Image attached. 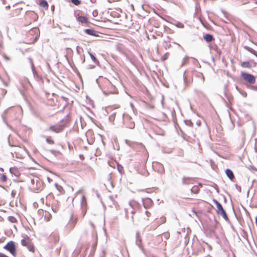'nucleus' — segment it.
Masks as SVG:
<instances>
[{
    "label": "nucleus",
    "instance_id": "f257e3e1",
    "mask_svg": "<svg viewBox=\"0 0 257 257\" xmlns=\"http://www.w3.org/2000/svg\"><path fill=\"white\" fill-rule=\"evenodd\" d=\"M31 188L35 192L41 191L43 188V183L40 178L34 177L31 179Z\"/></svg>",
    "mask_w": 257,
    "mask_h": 257
},
{
    "label": "nucleus",
    "instance_id": "f03ea898",
    "mask_svg": "<svg viewBox=\"0 0 257 257\" xmlns=\"http://www.w3.org/2000/svg\"><path fill=\"white\" fill-rule=\"evenodd\" d=\"M51 197V195H49L47 197V201L50 199ZM51 204V209L53 210L54 212H57L60 207V202L56 199H55L54 198H53L52 202H51L49 201V202L47 201L46 203V204L47 205H50Z\"/></svg>",
    "mask_w": 257,
    "mask_h": 257
},
{
    "label": "nucleus",
    "instance_id": "7ed1b4c3",
    "mask_svg": "<svg viewBox=\"0 0 257 257\" xmlns=\"http://www.w3.org/2000/svg\"><path fill=\"white\" fill-rule=\"evenodd\" d=\"M129 205L130 208H127L125 209V216L126 217H128L130 211L131 214H135V213H136L135 208L137 207L138 204L135 201L132 200L130 201Z\"/></svg>",
    "mask_w": 257,
    "mask_h": 257
},
{
    "label": "nucleus",
    "instance_id": "20e7f679",
    "mask_svg": "<svg viewBox=\"0 0 257 257\" xmlns=\"http://www.w3.org/2000/svg\"><path fill=\"white\" fill-rule=\"evenodd\" d=\"M77 222V217L74 216V213L71 212L70 220L66 225V228L69 230L74 228Z\"/></svg>",
    "mask_w": 257,
    "mask_h": 257
},
{
    "label": "nucleus",
    "instance_id": "39448f33",
    "mask_svg": "<svg viewBox=\"0 0 257 257\" xmlns=\"http://www.w3.org/2000/svg\"><path fill=\"white\" fill-rule=\"evenodd\" d=\"M4 248L8 250L12 255L16 256V247L13 241H10L4 246Z\"/></svg>",
    "mask_w": 257,
    "mask_h": 257
},
{
    "label": "nucleus",
    "instance_id": "423d86ee",
    "mask_svg": "<svg viewBox=\"0 0 257 257\" xmlns=\"http://www.w3.org/2000/svg\"><path fill=\"white\" fill-rule=\"evenodd\" d=\"M125 143L133 149H139L141 150H145V147L142 143L132 142L128 140H125Z\"/></svg>",
    "mask_w": 257,
    "mask_h": 257
},
{
    "label": "nucleus",
    "instance_id": "0eeeda50",
    "mask_svg": "<svg viewBox=\"0 0 257 257\" xmlns=\"http://www.w3.org/2000/svg\"><path fill=\"white\" fill-rule=\"evenodd\" d=\"M241 77L243 78L244 80H246L247 82L249 83L250 84H254L255 82V78L254 77L247 73L243 72L241 74Z\"/></svg>",
    "mask_w": 257,
    "mask_h": 257
},
{
    "label": "nucleus",
    "instance_id": "6e6552de",
    "mask_svg": "<svg viewBox=\"0 0 257 257\" xmlns=\"http://www.w3.org/2000/svg\"><path fill=\"white\" fill-rule=\"evenodd\" d=\"M63 126L61 125H52L49 128V131H53L56 133L61 132L63 130Z\"/></svg>",
    "mask_w": 257,
    "mask_h": 257
},
{
    "label": "nucleus",
    "instance_id": "1a4fd4ad",
    "mask_svg": "<svg viewBox=\"0 0 257 257\" xmlns=\"http://www.w3.org/2000/svg\"><path fill=\"white\" fill-rule=\"evenodd\" d=\"M142 202L144 207L146 208L151 206L153 204L152 200L151 199L148 198L145 199H143Z\"/></svg>",
    "mask_w": 257,
    "mask_h": 257
},
{
    "label": "nucleus",
    "instance_id": "9d476101",
    "mask_svg": "<svg viewBox=\"0 0 257 257\" xmlns=\"http://www.w3.org/2000/svg\"><path fill=\"white\" fill-rule=\"evenodd\" d=\"M125 120H128L130 121L127 124H126L127 127L129 128H133L135 127V122L133 121H131V117L128 115H126L124 117Z\"/></svg>",
    "mask_w": 257,
    "mask_h": 257
},
{
    "label": "nucleus",
    "instance_id": "9b49d317",
    "mask_svg": "<svg viewBox=\"0 0 257 257\" xmlns=\"http://www.w3.org/2000/svg\"><path fill=\"white\" fill-rule=\"evenodd\" d=\"M136 244L141 249H143V247L142 245V239L138 232H137L136 233Z\"/></svg>",
    "mask_w": 257,
    "mask_h": 257
},
{
    "label": "nucleus",
    "instance_id": "f8f14e48",
    "mask_svg": "<svg viewBox=\"0 0 257 257\" xmlns=\"http://www.w3.org/2000/svg\"><path fill=\"white\" fill-rule=\"evenodd\" d=\"M193 181V178L189 177H184L182 178V183L183 185H188L192 183Z\"/></svg>",
    "mask_w": 257,
    "mask_h": 257
},
{
    "label": "nucleus",
    "instance_id": "ddd939ff",
    "mask_svg": "<svg viewBox=\"0 0 257 257\" xmlns=\"http://www.w3.org/2000/svg\"><path fill=\"white\" fill-rule=\"evenodd\" d=\"M225 174L227 176V177L230 180H232L234 178V174L232 172V171L229 169H226L225 170Z\"/></svg>",
    "mask_w": 257,
    "mask_h": 257
},
{
    "label": "nucleus",
    "instance_id": "4468645a",
    "mask_svg": "<svg viewBox=\"0 0 257 257\" xmlns=\"http://www.w3.org/2000/svg\"><path fill=\"white\" fill-rule=\"evenodd\" d=\"M203 38L207 42H210L214 40L213 35L209 34H205L203 36Z\"/></svg>",
    "mask_w": 257,
    "mask_h": 257
},
{
    "label": "nucleus",
    "instance_id": "2eb2a0df",
    "mask_svg": "<svg viewBox=\"0 0 257 257\" xmlns=\"http://www.w3.org/2000/svg\"><path fill=\"white\" fill-rule=\"evenodd\" d=\"M84 32L88 35H91V36H97L98 35H96V32L91 29H86L84 30Z\"/></svg>",
    "mask_w": 257,
    "mask_h": 257
},
{
    "label": "nucleus",
    "instance_id": "dca6fc26",
    "mask_svg": "<svg viewBox=\"0 0 257 257\" xmlns=\"http://www.w3.org/2000/svg\"><path fill=\"white\" fill-rule=\"evenodd\" d=\"M89 55L92 59V61L96 65H99V62L98 60L96 59V58L94 56L93 54L88 52Z\"/></svg>",
    "mask_w": 257,
    "mask_h": 257
},
{
    "label": "nucleus",
    "instance_id": "f3484780",
    "mask_svg": "<svg viewBox=\"0 0 257 257\" xmlns=\"http://www.w3.org/2000/svg\"><path fill=\"white\" fill-rule=\"evenodd\" d=\"M39 5L41 7L44 8L45 10H47L48 9V4L47 1L46 0H43L42 1Z\"/></svg>",
    "mask_w": 257,
    "mask_h": 257
},
{
    "label": "nucleus",
    "instance_id": "a211bd4d",
    "mask_svg": "<svg viewBox=\"0 0 257 257\" xmlns=\"http://www.w3.org/2000/svg\"><path fill=\"white\" fill-rule=\"evenodd\" d=\"M220 214V215L222 216V217L225 220H228V217L227 216V215L226 213V212L225 211V210H224V209L222 210H221L220 211H219V213Z\"/></svg>",
    "mask_w": 257,
    "mask_h": 257
},
{
    "label": "nucleus",
    "instance_id": "6ab92c4d",
    "mask_svg": "<svg viewBox=\"0 0 257 257\" xmlns=\"http://www.w3.org/2000/svg\"><path fill=\"white\" fill-rule=\"evenodd\" d=\"M78 21L82 23H87L88 20L85 17L80 16L78 18Z\"/></svg>",
    "mask_w": 257,
    "mask_h": 257
},
{
    "label": "nucleus",
    "instance_id": "aec40b11",
    "mask_svg": "<svg viewBox=\"0 0 257 257\" xmlns=\"http://www.w3.org/2000/svg\"><path fill=\"white\" fill-rule=\"evenodd\" d=\"M28 60H29V62H30V63L31 64V69H32V72H33V74L34 75L35 73L36 72V71H35V66H34V64L33 63V59L31 58H29Z\"/></svg>",
    "mask_w": 257,
    "mask_h": 257
},
{
    "label": "nucleus",
    "instance_id": "412c9836",
    "mask_svg": "<svg viewBox=\"0 0 257 257\" xmlns=\"http://www.w3.org/2000/svg\"><path fill=\"white\" fill-rule=\"evenodd\" d=\"M27 248L30 251L34 252V247L31 242L27 245Z\"/></svg>",
    "mask_w": 257,
    "mask_h": 257
},
{
    "label": "nucleus",
    "instance_id": "4be33fe9",
    "mask_svg": "<svg viewBox=\"0 0 257 257\" xmlns=\"http://www.w3.org/2000/svg\"><path fill=\"white\" fill-rule=\"evenodd\" d=\"M241 65L242 67H244V68H250V64L248 61L243 62L241 63Z\"/></svg>",
    "mask_w": 257,
    "mask_h": 257
},
{
    "label": "nucleus",
    "instance_id": "5701e85b",
    "mask_svg": "<svg viewBox=\"0 0 257 257\" xmlns=\"http://www.w3.org/2000/svg\"><path fill=\"white\" fill-rule=\"evenodd\" d=\"M30 240L28 239V240L23 239L21 240V244L23 246H27V245L29 243Z\"/></svg>",
    "mask_w": 257,
    "mask_h": 257
},
{
    "label": "nucleus",
    "instance_id": "b1692460",
    "mask_svg": "<svg viewBox=\"0 0 257 257\" xmlns=\"http://www.w3.org/2000/svg\"><path fill=\"white\" fill-rule=\"evenodd\" d=\"M116 112H113L109 116V118H108V119L110 121V122H113L115 119V115H116Z\"/></svg>",
    "mask_w": 257,
    "mask_h": 257
},
{
    "label": "nucleus",
    "instance_id": "393cba45",
    "mask_svg": "<svg viewBox=\"0 0 257 257\" xmlns=\"http://www.w3.org/2000/svg\"><path fill=\"white\" fill-rule=\"evenodd\" d=\"M9 109V108H8V109H6L5 111H4V113L2 114L3 119L4 121V122L6 124H7V125H8V124L7 122L6 121L5 114L8 112V111Z\"/></svg>",
    "mask_w": 257,
    "mask_h": 257
},
{
    "label": "nucleus",
    "instance_id": "a878e982",
    "mask_svg": "<svg viewBox=\"0 0 257 257\" xmlns=\"http://www.w3.org/2000/svg\"><path fill=\"white\" fill-rule=\"evenodd\" d=\"M8 220L9 221L12 223H15L17 222V219L14 216H9L8 217Z\"/></svg>",
    "mask_w": 257,
    "mask_h": 257
},
{
    "label": "nucleus",
    "instance_id": "bb28decb",
    "mask_svg": "<svg viewBox=\"0 0 257 257\" xmlns=\"http://www.w3.org/2000/svg\"><path fill=\"white\" fill-rule=\"evenodd\" d=\"M1 180L2 182H5L7 180L6 175L3 174L1 177Z\"/></svg>",
    "mask_w": 257,
    "mask_h": 257
},
{
    "label": "nucleus",
    "instance_id": "cd10ccee",
    "mask_svg": "<svg viewBox=\"0 0 257 257\" xmlns=\"http://www.w3.org/2000/svg\"><path fill=\"white\" fill-rule=\"evenodd\" d=\"M71 1L74 5L76 6H78L81 3L80 0H71Z\"/></svg>",
    "mask_w": 257,
    "mask_h": 257
},
{
    "label": "nucleus",
    "instance_id": "c85d7f7f",
    "mask_svg": "<svg viewBox=\"0 0 257 257\" xmlns=\"http://www.w3.org/2000/svg\"><path fill=\"white\" fill-rule=\"evenodd\" d=\"M50 152L54 156H57L59 154V152L56 150H50Z\"/></svg>",
    "mask_w": 257,
    "mask_h": 257
},
{
    "label": "nucleus",
    "instance_id": "c756f323",
    "mask_svg": "<svg viewBox=\"0 0 257 257\" xmlns=\"http://www.w3.org/2000/svg\"><path fill=\"white\" fill-rule=\"evenodd\" d=\"M217 208V213H219V211L223 209V208L221 204H219V205H217V206H216Z\"/></svg>",
    "mask_w": 257,
    "mask_h": 257
},
{
    "label": "nucleus",
    "instance_id": "7c9ffc66",
    "mask_svg": "<svg viewBox=\"0 0 257 257\" xmlns=\"http://www.w3.org/2000/svg\"><path fill=\"white\" fill-rule=\"evenodd\" d=\"M117 168L118 171L120 173H122V172H123V167H122V166L121 165H119V164L117 165Z\"/></svg>",
    "mask_w": 257,
    "mask_h": 257
},
{
    "label": "nucleus",
    "instance_id": "2f4dec72",
    "mask_svg": "<svg viewBox=\"0 0 257 257\" xmlns=\"http://www.w3.org/2000/svg\"><path fill=\"white\" fill-rule=\"evenodd\" d=\"M191 190L192 192H193L194 193H197V192L198 191V189L197 187H196V186L193 187L191 188Z\"/></svg>",
    "mask_w": 257,
    "mask_h": 257
},
{
    "label": "nucleus",
    "instance_id": "473e14b6",
    "mask_svg": "<svg viewBox=\"0 0 257 257\" xmlns=\"http://www.w3.org/2000/svg\"><path fill=\"white\" fill-rule=\"evenodd\" d=\"M10 172L12 173V174H14L16 176V174L15 173V172H17V169L15 168H10Z\"/></svg>",
    "mask_w": 257,
    "mask_h": 257
},
{
    "label": "nucleus",
    "instance_id": "72a5a7b5",
    "mask_svg": "<svg viewBox=\"0 0 257 257\" xmlns=\"http://www.w3.org/2000/svg\"><path fill=\"white\" fill-rule=\"evenodd\" d=\"M160 224H163L166 222V218L164 216H162L160 219Z\"/></svg>",
    "mask_w": 257,
    "mask_h": 257
},
{
    "label": "nucleus",
    "instance_id": "f704fd0d",
    "mask_svg": "<svg viewBox=\"0 0 257 257\" xmlns=\"http://www.w3.org/2000/svg\"><path fill=\"white\" fill-rule=\"evenodd\" d=\"M244 48L245 49L247 50L248 51H249L251 53H253V52H255V51L253 49H252V48L248 47L247 46H245Z\"/></svg>",
    "mask_w": 257,
    "mask_h": 257
},
{
    "label": "nucleus",
    "instance_id": "c9c22d12",
    "mask_svg": "<svg viewBox=\"0 0 257 257\" xmlns=\"http://www.w3.org/2000/svg\"><path fill=\"white\" fill-rule=\"evenodd\" d=\"M185 122L188 126L193 125V123L190 120H185Z\"/></svg>",
    "mask_w": 257,
    "mask_h": 257
},
{
    "label": "nucleus",
    "instance_id": "e433bc0d",
    "mask_svg": "<svg viewBox=\"0 0 257 257\" xmlns=\"http://www.w3.org/2000/svg\"><path fill=\"white\" fill-rule=\"evenodd\" d=\"M46 142H47L48 144H54V141H53L52 140H51V139H49V138H47V139H46Z\"/></svg>",
    "mask_w": 257,
    "mask_h": 257
},
{
    "label": "nucleus",
    "instance_id": "4c0bfd02",
    "mask_svg": "<svg viewBox=\"0 0 257 257\" xmlns=\"http://www.w3.org/2000/svg\"><path fill=\"white\" fill-rule=\"evenodd\" d=\"M254 150H255V152L256 153H257V139H255Z\"/></svg>",
    "mask_w": 257,
    "mask_h": 257
},
{
    "label": "nucleus",
    "instance_id": "58836bf2",
    "mask_svg": "<svg viewBox=\"0 0 257 257\" xmlns=\"http://www.w3.org/2000/svg\"><path fill=\"white\" fill-rule=\"evenodd\" d=\"M213 203L216 205V206H217V205L220 204L217 200L213 199Z\"/></svg>",
    "mask_w": 257,
    "mask_h": 257
},
{
    "label": "nucleus",
    "instance_id": "ea45409f",
    "mask_svg": "<svg viewBox=\"0 0 257 257\" xmlns=\"http://www.w3.org/2000/svg\"><path fill=\"white\" fill-rule=\"evenodd\" d=\"M235 188L239 191H241V187L239 186H238L237 184L235 185Z\"/></svg>",
    "mask_w": 257,
    "mask_h": 257
},
{
    "label": "nucleus",
    "instance_id": "a19ab883",
    "mask_svg": "<svg viewBox=\"0 0 257 257\" xmlns=\"http://www.w3.org/2000/svg\"><path fill=\"white\" fill-rule=\"evenodd\" d=\"M86 212V209H83L82 212V216L83 217Z\"/></svg>",
    "mask_w": 257,
    "mask_h": 257
},
{
    "label": "nucleus",
    "instance_id": "79ce46f5",
    "mask_svg": "<svg viewBox=\"0 0 257 257\" xmlns=\"http://www.w3.org/2000/svg\"><path fill=\"white\" fill-rule=\"evenodd\" d=\"M0 257H9V256H7L6 255H5L4 253L0 252Z\"/></svg>",
    "mask_w": 257,
    "mask_h": 257
},
{
    "label": "nucleus",
    "instance_id": "37998d69",
    "mask_svg": "<svg viewBox=\"0 0 257 257\" xmlns=\"http://www.w3.org/2000/svg\"><path fill=\"white\" fill-rule=\"evenodd\" d=\"M178 27H179V28H183L184 27V25L182 24H181V23H179L178 24Z\"/></svg>",
    "mask_w": 257,
    "mask_h": 257
},
{
    "label": "nucleus",
    "instance_id": "c03bdc74",
    "mask_svg": "<svg viewBox=\"0 0 257 257\" xmlns=\"http://www.w3.org/2000/svg\"><path fill=\"white\" fill-rule=\"evenodd\" d=\"M251 88L253 90L257 91V86H251Z\"/></svg>",
    "mask_w": 257,
    "mask_h": 257
},
{
    "label": "nucleus",
    "instance_id": "a18cd8bd",
    "mask_svg": "<svg viewBox=\"0 0 257 257\" xmlns=\"http://www.w3.org/2000/svg\"><path fill=\"white\" fill-rule=\"evenodd\" d=\"M131 219H132V221L133 223H134V215L132 214V216H131Z\"/></svg>",
    "mask_w": 257,
    "mask_h": 257
},
{
    "label": "nucleus",
    "instance_id": "49530a36",
    "mask_svg": "<svg viewBox=\"0 0 257 257\" xmlns=\"http://www.w3.org/2000/svg\"><path fill=\"white\" fill-rule=\"evenodd\" d=\"M145 213H146V214L147 215V216H149V215L151 214V213H150L149 211H146L145 212Z\"/></svg>",
    "mask_w": 257,
    "mask_h": 257
},
{
    "label": "nucleus",
    "instance_id": "de8ad7c7",
    "mask_svg": "<svg viewBox=\"0 0 257 257\" xmlns=\"http://www.w3.org/2000/svg\"><path fill=\"white\" fill-rule=\"evenodd\" d=\"M61 98L64 100H66V99H67V98L64 96H61Z\"/></svg>",
    "mask_w": 257,
    "mask_h": 257
},
{
    "label": "nucleus",
    "instance_id": "09e8293b",
    "mask_svg": "<svg viewBox=\"0 0 257 257\" xmlns=\"http://www.w3.org/2000/svg\"><path fill=\"white\" fill-rule=\"evenodd\" d=\"M186 58H187L185 57V58H184V61H183V62L182 63V65H184L185 63V60Z\"/></svg>",
    "mask_w": 257,
    "mask_h": 257
},
{
    "label": "nucleus",
    "instance_id": "8fccbe9b",
    "mask_svg": "<svg viewBox=\"0 0 257 257\" xmlns=\"http://www.w3.org/2000/svg\"><path fill=\"white\" fill-rule=\"evenodd\" d=\"M47 179L49 182H50V181H52V180L49 177H47Z\"/></svg>",
    "mask_w": 257,
    "mask_h": 257
},
{
    "label": "nucleus",
    "instance_id": "3c124183",
    "mask_svg": "<svg viewBox=\"0 0 257 257\" xmlns=\"http://www.w3.org/2000/svg\"><path fill=\"white\" fill-rule=\"evenodd\" d=\"M242 95H243L244 97H245V96H246V95H247V94H246V93L245 92H244V93H243L242 94Z\"/></svg>",
    "mask_w": 257,
    "mask_h": 257
},
{
    "label": "nucleus",
    "instance_id": "603ef678",
    "mask_svg": "<svg viewBox=\"0 0 257 257\" xmlns=\"http://www.w3.org/2000/svg\"><path fill=\"white\" fill-rule=\"evenodd\" d=\"M217 53L219 55H220L221 51H217Z\"/></svg>",
    "mask_w": 257,
    "mask_h": 257
},
{
    "label": "nucleus",
    "instance_id": "864d4df0",
    "mask_svg": "<svg viewBox=\"0 0 257 257\" xmlns=\"http://www.w3.org/2000/svg\"><path fill=\"white\" fill-rule=\"evenodd\" d=\"M165 172V170H164V169L163 168V170H162V172H161L162 173H164Z\"/></svg>",
    "mask_w": 257,
    "mask_h": 257
},
{
    "label": "nucleus",
    "instance_id": "5fc2aeb1",
    "mask_svg": "<svg viewBox=\"0 0 257 257\" xmlns=\"http://www.w3.org/2000/svg\"><path fill=\"white\" fill-rule=\"evenodd\" d=\"M255 223L257 225V216L255 218Z\"/></svg>",
    "mask_w": 257,
    "mask_h": 257
},
{
    "label": "nucleus",
    "instance_id": "6e6d98bb",
    "mask_svg": "<svg viewBox=\"0 0 257 257\" xmlns=\"http://www.w3.org/2000/svg\"><path fill=\"white\" fill-rule=\"evenodd\" d=\"M104 251L103 250V256H100V257H104Z\"/></svg>",
    "mask_w": 257,
    "mask_h": 257
},
{
    "label": "nucleus",
    "instance_id": "4d7b16f0",
    "mask_svg": "<svg viewBox=\"0 0 257 257\" xmlns=\"http://www.w3.org/2000/svg\"><path fill=\"white\" fill-rule=\"evenodd\" d=\"M51 9H54V6H52L51 7Z\"/></svg>",
    "mask_w": 257,
    "mask_h": 257
},
{
    "label": "nucleus",
    "instance_id": "13d9d810",
    "mask_svg": "<svg viewBox=\"0 0 257 257\" xmlns=\"http://www.w3.org/2000/svg\"><path fill=\"white\" fill-rule=\"evenodd\" d=\"M212 61H214V60H215V59H214V57H212Z\"/></svg>",
    "mask_w": 257,
    "mask_h": 257
},
{
    "label": "nucleus",
    "instance_id": "bf43d9fd",
    "mask_svg": "<svg viewBox=\"0 0 257 257\" xmlns=\"http://www.w3.org/2000/svg\"><path fill=\"white\" fill-rule=\"evenodd\" d=\"M85 199V196H82V199L83 200V199Z\"/></svg>",
    "mask_w": 257,
    "mask_h": 257
},
{
    "label": "nucleus",
    "instance_id": "052dcab7",
    "mask_svg": "<svg viewBox=\"0 0 257 257\" xmlns=\"http://www.w3.org/2000/svg\"><path fill=\"white\" fill-rule=\"evenodd\" d=\"M257 4V2L255 3Z\"/></svg>",
    "mask_w": 257,
    "mask_h": 257
}]
</instances>
